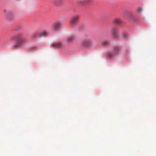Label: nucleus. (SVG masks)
<instances>
[{
  "mask_svg": "<svg viewBox=\"0 0 156 156\" xmlns=\"http://www.w3.org/2000/svg\"><path fill=\"white\" fill-rule=\"evenodd\" d=\"M14 38L16 42L14 45V47L16 48L20 47L25 44L26 41L24 34L22 33H19L15 35Z\"/></svg>",
  "mask_w": 156,
  "mask_h": 156,
  "instance_id": "f257e3e1",
  "label": "nucleus"
},
{
  "mask_svg": "<svg viewBox=\"0 0 156 156\" xmlns=\"http://www.w3.org/2000/svg\"><path fill=\"white\" fill-rule=\"evenodd\" d=\"M80 18L79 15H75L73 16L70 19L69 21V24L72 27L75 26L79 21Z\"/></svg>",
  "mask_w": 156,
  "mask_h": 156,
  "instance_id": "f03ea898",
  "label": "nucleus"
},
{
  "mask_svg": "<svg viewBox=\"0 0 156 156\" xmlns=\"http://www.w3.org/2000/svg\"><path fill=\"white\" fill-rule=\"evenodd\" d=\"M62 25V22L60 20L55 21L52 25L51 29L54 31H56L59 30Z\"/></svg>",
  "mask_w": 156,
  "mask_h": 156,
  "instance_id": "7ed1b4c3",
  "label": "nucleus"
},
{
  "mask_svg": "<svg viewBox=\"0 0 156 156\" xmlns=\"http://www.w3.org/2000/svg\"><path fill=\"white\" fill-rule=\"evenodd\" d=\"M111 34L114 38L118 39L119 37V29L116 27L114 26L111 29Z\"/></svg>",
  "mask_w": 156,
  "mask_h": 156,
  "instance_id": "20e7f679",
  "label": "nucleus"
},
{
  "mask_svg": "<svg viewBox=\"0 0 156 156\" xmlns=\"http://www.w3.org/2000/svg\"><path fill=\"white\" fill-rule=\"evenodd\" d=\"M82 46L86 47H90L92 44V41L90 38H87L83 40L81 42Z\"/></svg>",
  "mask_w": 156,
  "mask_h": 156,
  "instance_id": "39448f33",
  "label": "nucleus"
},
{
  "mask_svg": "<svg viewBox=\"0 0 156 156\" xmlns=\"http://www.w3.org/2000/svg\"><path fill=\"white\" fill-rule=\"evenodd\" d=\"M120 50V48L118 46H115L114 48L113 51L112 52L110 53L109 55V56L112 57L119 54Z\"/></svg>",
  "mask_w": 156,
  "mask_h": 156,
  "instance_id": "423d86ee",
  "label": "nucleus"
},
{
  "mask_svg": "<svg viewBox=\"0 0 156 156\" xmlns=\"http://www.w3.org/2000/svg\"><path fill=\"white\" fill-rule=\"evenodd\" d=\"M112 22L113 23L118 25H120L123 23L122 20L119 18H115L112 20Z\"/></svg>",
  "mask_w": 156,
  "mask_h": 156,
  "instance_id": "0eeeda50",
  "label": "nucleus"
},
{
  "mask_svg": "<svg viewBox=\"0 0 156 156\" xmlns=\"http://www.w3.org/2000/svg\"><path fill=\"white\" fill-rule=\"evenodd\" d=\"M64 2V0H55L53 2L54 5L56 6H59L63 4Z\"/></svg>",
  "mask_w": 156,
  "mask_h": 156,
  "instance_id": "6e6552de",
  "label": "nucleus"
},
{
  "mask_svg": "<svg viewBox=\"0 0 156 156\" xmlns=\"http://www.w3.org/2000/svg\"><path fill=\"white\" fill-rule=\"evenodd\" d=\"M52 46L54 48H60L62 47V44L60 42H55L52 44Z\"/></svg>",
  "mask_w": 156,
  "mask_h": 156,
  "instance_id": "1a4fd4ad",
  "label": "nucleus"
},
{
  "mask_svg": "<svg viewBox=\"0 0 156 156\" xmlns=\"http://www.w3.org/2000/svg\"><path fill=\"white\" fill-rule=\"evenodd\" d=\"M92 0H79L78 3L80 4L84 5L91 1Z\"/></svg>",
  "mask_w": 156,
  "mask_h": 156,
  "instance_id": "9d476101",
  "label": "nucleus"
},
{
  "mask_svg": "<svg viewBox=\"0 0 156 156\" xmlns=\"http://www.w3.org/2000/svg\"><path fill=\"white\" fill-rule=\"evenodd\" d=\"M4 12L5 13V18L7 19H9L12 16L11 13L9 12H7V11L6 10H4Z\"/></svg>",
  "mask_w": 156,
  "mask_h": 156,
  "instance_id": "9b49d317",
  "label": "nucleus"
},
{
  "mask_svg": "<svg viewBox=\"0 0 156 156\" xmlns=\"http://www.w3.org/2000/svg\"><path fill=\"white\" fill-rule=\"evenodd\" d=\"M75 39V37L73 36H69L66 38V41L68 43H71Z\"/></svg>",
  "mask_w": 156,
  "mask_h": 156,
  "instance_id": "f8f14e48",
  "label": "nucleus"
},
{
  "mask_svg": "<svg viewBox=\"0 0 156 156\" xmlns=\"http://www.w3.org/2000/svg\"><path fill=\"white\" fill-rule=\"evenodd\" d=\"M143 10V8L140 7H138L136 9V12L138 14L141 13Z\"/></svg>",
  "mask_w": 156,
  "mask_h": 156,
  "instance_id": "ddd939ff",
  "label": "nucleus"
},
{
  "mask_svg": "<svg viewBox=\"0 0 156 156\" xmlns=\"http://www.w3.org/2000/svg\"><path fill=\"white\" fill-rule=\"evenodd\" d=\"M48 34V33L45 31L42 32L40 34V36H45Z\"/></svg>",
  "mask_w": 156,
  "mask_h": 156,
  "instance_id": "4468645a",
  "label": "nucleus"
},
{
  "mask_svg": "<svg viewBox=\"0 0 156 156\" xmlns=\"http://www.w3.org/2000/svg\"><path fill=\"white\" fill-rule=\"evenodd\" d=\"M110 44V41H104L102 43V44L103 45H107Z\"/></svg>",
  "mask_w": 156,
  "mask_h": 156,
  "instance_id": "2eb2a0df",
  "label": "nucleus"
},
{
  "mask_svg": "<svg viewBox=\"0 0 156 156\" xmlns=\"http://www.w3.org/2000/svg\"><path fill=\"white\" fill-rule=\"evenodd\" d=\"M122 37L124 39L126 40L128 38V34L126 33H124L123 34Z\"/></svg>",
  "mask_w": 156,
  "mask_h": 156,
  "instance_id": "dca6fc26",
  "label": "nucleus"
},
{
  "mask_svg": "<svg viewBox=\"0 0 156 156\" xmlns=\"http://www.w3.org/2000/svg\"><path fill=\"white\" fill-rule=\"evenodd\" d=\"M132 20H135L133 18H132Z\"/></svg>",
  "mask_w": 156,
  "mask_h": 156,
  "instance_id": "f3484780",
  "label": "nucleus"
}]
</instances>
